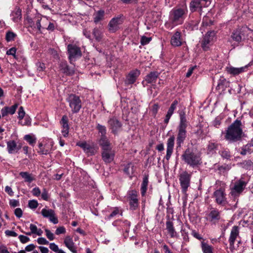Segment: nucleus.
I'll use <instances>...</instances> for the list:
<instances>
[{
	"instance_id": "cd10ccee",
	"label": "nucleus",
	"mask_w": 253,
	"mask_h": 253,
	"mask_svg": "<svg viewBox=\"0 0 253 253\" xmlns=\"http://www.w3.org/2000/svg\"><path fill=\"white\" fill-rule=\"evenodd\" d=\"M178 104V101L176 100H175L173 103L171 104L170 107L168 110V111L167 112V114L166 116V118L165 119V123L166 124H168L169 122V120L172 115L174 110L176 108V107Z\"/></svg>"
},
{
	"instance_id": "603ef678",
	"label": "nucleus",
	"mask_w": 253,
	"mask_h": 253,
	"mask_svg": "<svg viewBox=\"0 0 253 253\" xmlns=\"http://www.w3.org/2000/svg\"><path fill=\"white\" fill-rule=\"evenodd\" d=\"M18 238L20 242L23 244L26 243L30 241V238L24 235H20Z\"/></svg>"
},
{
	"instance_id": "a878e982",
	"label": "nucleus",
	"mask_w": 253,
	"mask_h": 253,
	"mask_svg": "<svg viewBox=\"0 0 253 253\" xmlns=\"http://www.w3.org/2000/svg\"><path fill=\"white\" fill-rule=\"evenodd\" d=\"M66 247L68 248L73 253H77L76 248L72 239L70 236L65 237L64 241Z\"/></svg>"
},
{
	"instance_id": "f03ea898",
	"label": "nucleus",
	"mask_w": 253,
	"mask_h": 253,
	"mask_svg": "<svg viewBox=\"0 0 253 253\" xmlns=\"http://www.w3.org/2000/svg\"><path fill=\"white\" fill-rule=\"evenodd\" d=\"M242 134L241 122L236 120L228 127L225 138L227 140L235 141L240 139Z\"/></svg>"
},
{
	"instance_id": "72a5a7b5",
	"label": "nucleus",
	"mask_w": 253,
	"mask_h": 253,
	"mask_svg": "<svg viewBox=\"0 0 253 253\" xmlns=\"http://www.w3.org/2000/svg\"><path fill=\"white\" fill-rule=\"evenodd\" d=\"M19 175L24 179L25 182L31 183L35 178L32 174L27 172H21Z\"/></svg>"
},
{
	"instance_id": "774afa93",
	"label": "nucleus",
	"mask_w": 253,
	"mask_h": 253,
	"mask_svg": "<svg viewBox=\"0 0 253 253\" xmlns=\"http://www.w3.org/2000/svg\"><path fill=\"white\" fill-rule=\"evenodd\" d=\"M191 234L195 238L198 240H201L203 239L202 237L195 230H193L192 231Z\"/></svg>"
},
{
	"instance_id": "09e8293b",
	"label": "nucleus",
	"mask_w": 253,
	"mask_h": 253,
	"mask_svg": "<svg viewBox=\"0 0 253 253\" xmlns=\"http://www.w3.org/2000/svg\"><path fill=\"white\" fill-rule=\"evenodd\" d=\"M159 106L157 104H154L151 108V112L153 116H155L157 114Z\"/></svg>"
},
{
	"instance_id": "7ed1b4c3",
	"label": "nucleus",
	"mask_w": 253,
	"mask_h": 253,
	"mask_svg": "<svg viewBox=\"0 0 253 253\" xmlns=\"http://www.w3.org/2000/svg\"><path fill=\"white\" fill-rule=\"evenodd\" d=\"M180 123L177 127V136L176 138V143L179 147L184 142L186 137V128L188 125L185 113L183 111H180L179 113Z\"/></svg>"
},
{
	"instance_id": "4d7b16f0",
	"label": "nucleus",
	"mask_w": 253,
	"mask_h": 253,
	"mask_svg": "<svg viewBox=\"0 0 253 253\" xmlns=\"http://www.w3.org/2000/svg\"><path fill=\"white\" fill-rule=\"evenodd\" d=\"M45 232L46 233V237L49 240L52 241V240H54V235L52 233H51L50 231V230L46 229L45 230Z\"/></svg>"
},
{
	"instance_id": "bb28decb",
	"label": "nucleus",
	"mask_w": 253,
	"mask_h": 253,
	"mask_svg": "<svg viewBox=\"0 0 253 253\" xmlns=\"http://www.w3.org/2000/svg\"><path fill=\"white\" fill-rule=\"evenodd\" d=\"M99 144L101 147L102 150L112 148L111 143L106 136L100 137L99 140Z\"/></svg>"
},
{
	"instance_id": "2f4dec72",
	"label": "nucleus",
	"mask_w": 253,
	"mask_h": 253,
	"mask_svg": "<svg viewBox=\"0 0 253 253\" xmlns=\"http://www.w3.org/2000/svg\"><path fill=\"white\" fill-rule=\"evenodd\" d=\"M159 76V73L157 72H152L145 77V81L148 83H152L155 82Z\"/></svg>"
},
{
	"instance_id": "5701e85b",
	"label": "nucleus",
	"mask_w": 253,
	"mask_h": 253,
	"mask_svg": "<svg viewBox=\"0 0 253 253\" xmlns=\"http://www.w3.org/2000/svg\"><path fill=\"white\" fill-rule=\"evenodd\" d=\"M207 218L211 222L215 223L220 219V212L217 210L213 209L210 211Z\"/></svg>"
},
{
	"instance_id": "a211bd4d",
	"label": "nucleus",
	"mask_w": 253,
	"mask_h": 253,
	"mask_svg": "<svg viewBox=\"0 0 253 253\" xmlns=\"http://www.w3.org/2000/svg\"><path fill=\"white\" fill-rule=\"evenodd\" d=\"M77 145L82 148L88 155H94L96 152V149L93 146L90 145L86 142H79Z\"/></svg>"
},
{
	"instance_id": "58836bf2",
	"label": "nucleus",
	"mask_w": 253,
	"mask_h": 253,
	"mask_svg": "<svg viewBox=\"0 0 253 253\" xmlns=\"http://www.w3.org/2000/svg\"><path fill=\"white\" fill-rule=\"evenodd\" d=\"M39 150L38 152L42 155H47L49 153V148L47 146H43L42 143H40L39 145Z\"/></svg>"
},
{
	"instance_id": "ea45409f",
	"label": "nucleus",
	"mask_w": 253,
	"mask_h": 253,
	"mask_svg": "<svg viewBox=\"0 0 253 253\" xmlns=\"http://www.w3.org/2000/svg\"><path fill=\"white\" fill-rule=\"evenodd\" d=\"M96 128L99 132L101 133V136H105L106 134V127L104 126H102L98 124L96 126Z\"/></svg>"
},
{
	"instance_id": "ddd939ff",
	"label": "nucleus",
	"mask_w": 253,
	"mask_h": 253,
	"mask_svg": "<svg viewBox=\"0 0 253 253\" xmlns=\"http://www.w3.org/2000/svg\"><path fill=\"white\" fill-rule=\"evenodd\" d=\"M190 178V174L186 171L182 172L180 175V185L184 193L186 192L188 187L189 186Z\"/></svg>"
},
{
	"instance_id": "dca6fc26",
	"label": "nucleus",
	"mask_w": 253,
	"mask_h": 253,
	"mask_svg": "<svg viewBox=\"0 0 253 253\" xmlns=\"http://www.w3.org/2000/svg\"><path fill=\"white\" fill-rule=\"evenodd\" d=\"M115 155V152L112 148L102 150V158L106 163H110L113 160Z\"/></svg>"
},
{
	"instance_id": "9b49d317",
	"label": "nucleus",
	"mask_w": 253,
	"mask_h": 253,
	"mask_svg": "<svg viewBox=\"0 0 253 253\" xmlns=\"http://www.w3.org/2000/svg\"><path fill=\"white\" fill-rule=\"evenodd\" d=\"M215 39L214 32H208L202 42V47L204 50H207L213 43Z\"/></svg>"
},
{
	"instance_id": "c9c22d12",
	"label": "nucleus",
	"mask_w": 253,
	"mask_h": 253,
	"mask_svg": "<svg viewBox=\"0 0 253 253\" xmlns=\"http://www.w3.org/2000/svg\"><path fill=\"white\" fill-rule=\"evenodd\" d=\"M94 22L95 23H98L99 21L102 20L104 18V11L103 10H99L95 12L94 15Z\"/></svg>"
},
{
	"instance_id": "680f3d73",
	"label": "nucleus",
	"mask_w": 253,
	"mask_h": 253,
	"mask_svg": "<svg viewBox=\"0 0 253 253\" xmlns=\"http://www.w3.org/2000/svg\"><path fill=\"white\" fill-rule=\"evenodd\" d=\"M16 51V49L15 47H12L7 51L6 54L7 55H13V56H15Z\"/></svg>"
},
{
	"instance_id": "37998d69",
	"label": "nucleus",
	"mask_w": 253,
	"mask_h": 253,
	"mask_svg": "<svg viewBox=\"0 0 253 253\" xmlns=\"http://www.w3.org/2000/svg\"><path fill=\"white\" fill-rule=\"evenodd\" d=\"M68 119L66 116H63L62 118L61 121L60 122L61 125L62 126V128H67L69 127V126L68 124Z\"/></svg>"
},
{
	"instance_id": "79ce46f5",
	"label": "nucleus",
	"mask_w": 253,
	"mask_h": 253,
	"mask_svg": "<svg viewBox=\"0 0 253 253\" xmlns=\"http://www.w3.org/2000/svg\"><path fill=\"white\" fill-rule=\"evenodd\" d=\"M16 37V34L12 32H8L6 34V40L7 42H10L13 41Z\"/></svg>"
},
{
	"instance_id": "6e6d98bb",
	"label": "nucleus",
	"mask_w": 253,
	"mask_h": 253,
	"mask_svg": "<svg viewBox=\"0 0 253 253\" xmlns=\"http://www.w3.org/2000/svg\"><path fill=\"white\" fill-rule=\"evenodd\" d=\"M66 232V229L63 226H60L58 227L56 231H55V234L56 235H59L61 234H64Z\"/></svg>"
},
{
	"instance_id": "a18cd8bd",
	"label": "nucleus",
	"mask_w": 253,
	"mask_h": 253,
	"mask_svg": "<svg viewBox=\"0 0 253 253\" xmlns=\"http://www.w3.org/2000/svg\"><path fill=\"white\" fill-rule=\"evenodd\" d=\"M227 83L226 80L224 78L220 79L218 83L217 88H224L225 84Z\"/></svg>"
},
{
	"instance_id": "20e7f679",
	"label": "nucleus",
	"mask_w": 253,
	"mask_h": 253,
	"mask_svg": "<svg viewBox=\"0 0 253 253\" xmlns=\"http://www.w3.org/2000/svg\"><path fill=\"white\" fill-rule=\"evenodd\" d=\"M186 13L187 8L185 6H182L181 7H175L172 9L169 14L170 22L173 26L182 24Z\"/></svg>"
},
{
	"instance_id": "4be33fe9",
	"label": "nucleus",
	"mask_w": 253,
	"mask_h": 253,
	"mask_svg": "<svg viewBox=\"0 0 253 253\" xmlns=\"http://www.w3.org/2000/svg\"><path fill=\"white\" fill-rule=\"evenodd\" d=\"M239 230L237 226H234L231 229L230 237L229 238V242L231 247H233L235 241L237 237H239Z\"/></svg>"
},
{
	"instance_id": "1a4fd4ad",
	"label": "nucleus",
	"mask_w": 253,
	"mask_h": 253,
	"mask_svg": "<svg viewBox=\"0 0 253 253\" xmlns=\"http://www.w3.org/2000/svg\"><path fill=\"white\" fill-rule=\"evenodd\" d=\"M246 185L247 183L242 179L236 181L231 189V195L235 197L239 196L244 190Z\"/></svg>"
},
{
	"instance_id": "c85d7f7f",
	"label": "nucleus",
	"mask_w": 253,
	"mask_h": 253,
	"mask_svg": "<svg viewBox=\"0 0 253 253\" xmlns=\"http://www.w3.org/2000/svg\"><path fill=\"white\" fill-rule=\"evenodd\" d=\"M247 69V66H244L240 68H235L233 67H229L226 68L227 72L233 75H237L245 71Z\"/></svg>"
},
{
	"instance_id": "6ab92c4d",
	"label": "nucleus",
	"mask_w": 253,
	"mask_h": 253,
	"mask_svg": "<svg viewBox=\"0 0 253 253\" xmlns=\"http://www.w3.org/2000/svg\"><path fill=\"white\" fill-rule=\"evenodd\" d=\"M174 139L175 138L174 136H171L168 139L167 143V154L166 156L167 160H169L170 159L173 152Z\"/></svg>"
},
{
	"instance_id": "a19ab883",
	"label": "nucleus",
	"mask_w": 253,
	"mask_h": 253,
	"mask_svg": "<svg viewBox=\"0 0 253 253\" xmlns=\"http://www.w3.org/2000/svg\"><path fill=\"white\" fill-rule=\"evenodd\" d=\"M93 33L96 40L100 41L101 39L102 33L100 30L98 29H94Z\"/></svg>"
},
{
	"instance_id": "473e14b6",
	"label": "nucleus",
	"mask_w": 253,
	"mask_h": 253,
	"mask_svg": "<svg viewBox=\"0 0 253 253\" xmlns=\"http://www.w3.org/2000/svg\"><path fill=\"white\" fill-rule=\"evenodd\" d=\"M253 151V142L251 144H248L242 148L240 152L241 155H245L251 154Z\"/></svg>"
},
{
	"instance_id": "393cba45",
	"label": "nucleus",
	"mask_w": 253,
	"mask_h": 253,
	"mask_svg": "<svg viewBox=\"0 0 253 253\" xmlns=\"http://www.w3.org/2000/svg\"><path fill=\"white\" fill-rule=\"evenodd\" d=\"M139 75L140 72L138 70H135L131 71L127 76V83L129 84L134 83Z\"/></svg>"
},
{
	"instance_id": "8fccbe9b",
	"label": "nucleus",
	"mask_w": 253,
	"mask_h": 253,
	"mask_svg": "<svg viewBox=\"0 0 253 253\" xmlns=\"http://www.w3.org/2000/svg\"><path fill=\"white\" fill-rule=\"evenodd\" d=\"M36 66L37 71L39 72H42L45 68L44 64L41 62H38Z\"/></svg>"
},
{
	"instance_id": "49530a36",
	"label": "nucleus",
	"mask_w": 253,
	"mask_h": 253,
	"mask_svg": "<svg viewBox=\"0 0 253 253\" xmlns=\"http://www.w3.org/2000/svg\"><path fill=\"white\" fill-rule=\"evenodd\" d=\"M24 139L28 141L30 144H33L35 143V139L30 135H26L24 136Z\"/></svg>"
},
{
	"instance_id": "c03bdc74",
	"label": "nucleus",
	"mask_w": 253,
	"mask_h": 253,
	"mask_svg": "<svg viewBox=\"0 0 253 253\" xmlns=\"http://www.w3.org/2000/svg\"><path fill=\"white\" fill-rule=\"evenodd\" d=\"M152 38L151 37H147L145 36H142L141 38L140 42L143 45H146L149 43L151 41Z\"/></svg>"
},
{
	"instance_id": "e2e57ef3",
	"label": "nucleus",
	"mask_w": 253,
	"mask_h": 253,
	"mask_svg": "<svg viewBox=\"0 0 253 253\" xmlns=\"http://www.w3.org/2000/svg\"><path fill=\"white\" fill-rule=\"evenodd\" d=\"M48 53L52 55L55 58H58V54L57 51L53 48H50L48 49Z\"/></svg>"
},
{
	"instance_id": "aec40b11",
	"label": "nucleus",
	"mask_w": 253,
	"mask_h": 253,
	"mask_svg": "<svg viewBox=\"0 0 253 253\" xmlns=\"http://www.w3.org/2000/svg\"><path fill=\"white\" fill-rule=\"evenodd\" d=\"M21 148V146L18 145L14 140L7 142V149L9 154L16 153Z\"/></svg>"
},
{
	"instance_id": "bf43d9fd",
	"label": "nucleus",
	"mask_w": 253,
	"mask_h": 253,
	"mask_svg": "<svg viewBox=\"0 0 253 253\" xmlns=\"http://www.w3.org/2000/svg\"><path fill=\"white\" fill-rule=\"evenodd\" d=\"M49 248L50 249L52 250L53 251L57 253L58 250H59L58 249V247L57 245H56L55 243H52L49 244Z\"/></svg>"
},
{
	"instance_id": "2eb2a0df",
	"label": "nucleus",
	"mask_w": 253,
	"mask_h": 253,
	"mask_svg": "<svg viewBox=\"0 0 253 253\" xmlns=\"http://www.w3.org/2000/svg\"><path fill=\"white\" fill-rule=\"evenodd\" d=\"M41 214L44 217L49 218V221L53 223H58V220L56 217L55 212L53 210L46 208L42 209Z\"/></svg>"
},
{
	"instance_id": "423d86ee",
	"label": "nucleus",
	"mask_w": 253,
	"mask_h": 253,
	"mask_svg": "<svg viewBox=\"0 0 253 253\" xmlns=\"http://www.w3.org/2000/svg\"><path fill=\"white\" fill-rule=\"evenodd\" d=\"M182 157L184 161L192 167L197 166L201 163L200 157L189 149H187Z\"/></svg>"
},
{
	"instance_id": "f3484780",
	"label": "nucleus",
	"mask_w": 253,
	"mask_h": 253,
	"mask_svg": "<svg viewBox=\"0 0 253 253\" xmlns=\"http://www.w3.org/2000/svg\"><path fill=\"white\" fill-rule=\"evenodd\" d=\"M183 42L181 34L179 31L175 32L171 37L170 44L173 46H180L183 44Z\"/></svg>"
},
{
	"instance_id": "4c0bfd02",
	"label": "nucleus",
	"mask_w": 253,
	"mask_h": 253,
	"mask_svg": "<svg viewBox=\"0 0 253 253\" xmlns=\"http://www.w3.org/2000/svg\"><path fill=\"white\" fill-rule=\"evenodd\" d=\"M30 229L31 231V233H33L34 234L41 236L43 233L42 230L40 228L38 229L37 226L35 224H31L30 225Z\"/></svg>"
},
{
	"instance_id": "69168bd1",
	"label": "nucleus",
	"mask_w": 253,
	"mask_h": 253,
	"mask_svg": "<svg viewBox=\"0 0 253 253\" xmlns=\"http://www.w3.org/2000/svg\"><path fill=\"white\" fill-rule=\"evenodd\" d=\"M32 193L33 195L35 196H39L41 194V191L38 187H36L32 190Z\"/></svg>"
},
{
	"instance_id": "338daca9",
	"label": "nucleus",
	"mask_w": 253,
	"mask_h": 253,
	"mask_svg": "<svg viewBox=\"0 0 253 253\" xmlns=\"http://www.w3.org/2000/svg\"><path fill=\"white\" fill-rule=\"evenodd\" d=\"M197 68V66H194L193 67H192L191 68H190L188 70V72L187 73H186V77L187 78H189L191 76V75H192V74L193 73V71Z\"/></svg>"
},
{
	"instance_id": "b1692460",
	"label": "nucleus",
	"mask_w": 253,
	"mask_h": 253,
	"mask_svg": "<svg viewBox=\"0 0 253 253\" xmlns=\"http://www.w3.org/2000/svg\"><path fill=\"white\" fill-rule=\"evenodd\" d=\"M208 5L202 0H193L190 3V9L192 11H195L199 9L201 10L203 7H207Z\"/></svg>"
},
{
	"instance_id": "f704fd0d",
	"label": "nucleus",
	"mask_w": 253,
	"mask_h": 253,
	"mask_svg": "<svg viewBox=\"0 0 253 253\" xmlns=\"http://www.w3.org/2000/svg\"><path fill=\"white\" fill-rule=\"evenodd\" d=\"M201 248L203 253H213L212 246L204 241L201 242Z\"/></svg>"
},
{
	"instance_id": "412c9836",
	"label": "nucleus",
	"mask_w": 253,
	"mask_h": 253,
	"mask_svg": "<svg viewBox=\"0 0 253 253\" xmlns=\"http://www.w3.org/2000/svg\"><path fill=\"white\" fill-rule=\"evenodd\" d=\"M168 220L166 223V229L168 231V233L169 234L171 238H177L178 237V234L176 233L172 221L169 220V216H167Z\"/></svg>"
},
{
	"instance_id": "0eeeda50",
	"label": "nucleus",
	"mask_w": 253,
	"mask_h": 253,
	"mask_svg": "<svg viewBox=\"0 0 253 253\" xmlns=\"http://www.w3.org/2000/svg\"><path fill=\"white\" fill-rule=\"evenodd\" d=\"M124 20L123 15H120L112 18L109 24L108 30L110 32L114 33L120 29V26L122 24Z\"/></svg>"
},
{
	"instance_id": "f257e3e1",
	"label": "nucleus",
	"mask_w": 253,
	"mask_h": 253,
	"mask_svg": "<svg viewBox=\"0 0 253 253\" xmlns=\"http://www.w3.org/2000/svg\"><path fill=\"white\" fill-rule=\"evenodd\" d=\"M226 186V184L223 181L217 180L215 182V190L212 194V198L218 205L224 206L227 204Z\"/></svg>"
},
{
	"instance_id": "052dcab7",
	"label": "nucleus",
	"mask_w": 253,
	"mask_h": 253,
	"mask_svg": "<svg viewBox=\"0 0 253 253\" xmlns=\"http://www.w3.org/2000/svg\"><path fill=\"white\" fill-rule=\"evenodd\" d=\"M5 234L8 236L16 237L17 234L14 231L7 230L5 231Z\"/></svg>"
},
{
	"instance_id": "4468645a",
	"label": "nucleus",
	"mask_w": 253,
	"mask_h": 253,
	"mask_svg": "<svg viewBox=\"0 0 253 253\" xmlns=\"http://www.w3.org/2000/svg\"><path fill=\"white\" fill-rule=\"evenodd\" d=\"M109 128L114 134H116L121 128V123L115 117L109 119L108 121Z\"/></svg>"
},
{
	"instance_id": "6e6552de",
	"label": "nucleus",
	"mask_w": 253,
	"mask_h": 253,
	"mask_svg": "<svg viewBox=\"0 0 253 253\" xmlns=\"http://www.w3.org/2000/svg\"><path fill=\"white\" fill-rule=\"evenodd\" d=\"M67 48L69 58L71 63L73 59L80 57L82 56V51L80 48L76 44H69Z\"/></svg>"
},
{
	"instance_id": "f8f14e48",
	"label": "nucleus",
	"mask_w": 253,
	"mask_h": 253,
	"mask_svg": "<svg viewBox=\"0 0 253 253\" xmlns=\"http://www.w3.org/2000/svg\"><path fill=\"white\" fill-rule=\"evenodd\" d=\"M128 196L129 201L130 209L133 211L135 210L138 206L137 192L134 190H130L128 192Z\"/></svg>"
},
{
	"instance_id": "e433bc0d",
	"label": "nucleus",
	"mask_w": 253,
	"mask_h": 253,
	"mask_svg": "<svg viewBox=\"0 0 253 253\" xmlns=\"http://www.w3.org/2000/svg\"><path fill=\"white\" fill-rule=\"evenodd\" d=\"M148 183V179L147 177L143 178L142 183L141 187V193L142 196H145L147 189V186Z\"/></svg>"
},
{
	"instance_id": "de8ad7c7",
	"label": "nucleus",
	"mask_w": 253,
	"mask_h": 253,
	"mask_svg": "<svg viewBox=\"0 0 253 253\" xmlns=\"http://www.w3.org/2000/svg\"><path fill=\"white\" fill-rule=\"evenodd\" d=\"M17 107H18L17 104H15L10 107H7V110H8V114H11V115L14 114L15 113Z\"/></svg>"
},
{
	"instance_id": "9d476101",
	"label": "nucleus",
	"mask_w": 253,
	"mask_h": 253,
	"mask_svg": "<svg viewBox=\"0 0 253 253\" xmlns=\"http://www.w3.org/2000/svg\"><path fill=\"white\" fill-rule=\"evenodd\" d=\"M248 31L249 29L247 27H242L235 30L231 35V38L233 40L239 43L245 38L246 34Z\"/></svg>"
},
{
	"instance_id": "13d9d810",
	"label": "nucleus",
	"mask_w": 253,
	"mask_h": 253,
	"mask_svg": "<svg viewBox=\"0 0 253 253\" xmlns=\"http://www.w3.org/2000/svg\"><path fill=\"white\" fill-rule=\"evenodd\" d=\"M37 242L40 245H47L48 244V242L44 238L42 237L39 238Z\"/></svg>"
},
{
	"instance_id": "864d4df0",
	"label": "nucleus",
	"mask_w": 253,
	"mask_h": 253,
	"mask_svg": "<svg viewBox=\"0 0 253 253\" xmlns=\"http://www.w3.org/2000/svg\"><path fill=\"white\" fill-rule=\"evenodd\" d=\"M220 154L223 158L228 159L230 157V154L228 150H223L220 151Z\"/></svg>"
},
{
	"instance_id": "3c124183",
	"label": "nucleus",
	"mask_w": 253,
	"mask_h": 253,
	"mask_svg": "<svg viewBox=\"0 0 253 253\" xmlns=\"http://www.w3.org/2000/svg\"><path fill=\"white\" fill-rule=\"evenodd\" d=\"M29 207L31 209H35L37 208L38 206V202L36 200H30L29 201Z\"/></svg>"
},
{
	"instance_id": "5fc2aeb1",
	"label": "nucleus",
	"mask_w": 253,
	"mask_h": 253,
	"mask_svg": "<svg viewBox=\"0 0 253 253\" xmlns=\"http://www.w3.org/2000/svg\"><path fill=\"white\" fill-rule=\"evenodd\" d=\"M18 113V118L20 120L23 119V118H24L25 114V111L24 110V108L23 107L21 106L19 108Z\"/></svg>"
},
{
	"instance_id": "0e129e2a",
	"label": "nucleus",
	"mask_w": 253,
	"mask_h": 253,
	"mask_svg": "<svg viewBox=\"0 0 253 253\" xmlns=\"http://www.w3.org/2000/svg\"><path fill=\"white\" fill-rule=\"evenodd\" d=\"M22 211L20 208H16L15 210L14 213L17 217H21L22 215Z\"/></svg>"
},
{
	"instance_id": "39448f33",
	"label": "nucleus",
	"mask_w": 253,
	"mask_h": 253,
	"mask_svg": "<svg viewBox=\"0 0 253 253\" xmlns=\"http://www.w3.org/2000/svg\"><path fill=\"white\" fill-rule=\"evenodd\" d=\"M66 100L73 113L79 112L82 107V101L78 96L74 94H70L68 95Z\"/></svg>"
},
{
	"instance_id": "7c9ffc66",
	"label": "nucleus",
	"mask_w": 253,
	"mask_h": 253,
	"mask_svg": "<svg viewBox=\"0 0 253 253\" xmlns=\"http://www.w3.org/2000/svg\"><path fill=\"white\" fill-rule=\"evenodd\" d=\"M11 16L12 17V19L14 22H18L22 17L21 10L19 8H16L12 12Z\"/></svg>"
},
{
	"instance_id": "c756f323",
	"label": "nucleus",
	"mask_w": 253,
	"mask_h": 253,
	"mask_svg": "<svg viewBox=\"0 0 253 253\" xmlns=\"http://www.w3.org/2000/svg\"><path fill=\"white\" fill-rule=\"evenodd\" d=\"M60 69L63 73L66 75H72L74 73V70L70 69L66 62H61L60 63Z\"/></svg>"
}]
</instances>
